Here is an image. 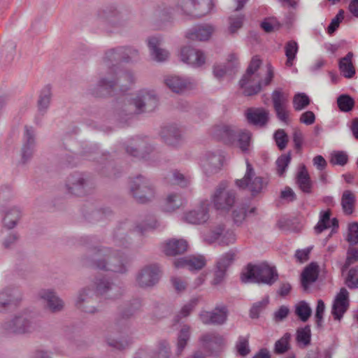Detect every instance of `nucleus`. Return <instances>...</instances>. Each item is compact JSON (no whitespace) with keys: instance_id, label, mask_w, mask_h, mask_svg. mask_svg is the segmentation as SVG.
<instances>
[{"instance_id":"53","label":"nucleus","mask_w":358,"mask_h":358,"mask_svg":"<svg viewBox=\"0 0 358 358\" xmlns=\"http://www.w3.org/2000/svg\"><path fill=\"white\" fill-rule=\"evenodd\" d=\"M235 349L241 357L248 355L251 351L249 345V336H239L236 343Z\"/></svg>"},{"instance_id":"13","label":"nucleus","mask_w":358,"mask_h":358,"mask_svg":"<svg viewBox=\"0 0 358 358\" xmlns=\"http://www.w3.org/2000/svg\"><path fill=\"white\" fill-rule=\"evenodd\" d=\"M212 0H180V7L184 14L192 17H201L211 9Z\"/></svg>"},{"instance_id":"7","label":"nucleus","mask_w":358,"mask_h":358,"mask_svg":"<svg viewBox=\"0 0 358 358\" xmlns=\"http://www.w3.org/2000/svg\"><path fill=\"white\" fill-rule=\"evenodd\" d=\"M227 187V182L222 181L211 196V201L217 210L229 211L236 202V192Z\"/></svg>"},{"instance_id":"4","label":"nucleus","mask_w":358,"mask_h":358,"mask_svg":"<svg viewBox=\"0 0 358 358\" xmlns=\"http://www.w3.org/2000/svg\"><path fill=\"white\" fill-rule=\"evenodd\" d=\"M278 279V273L275 267L266 263L253 265L248 264L241 274L242 282H256L272 285Z\"/></svg>"},{"instance_id":"26","label":"nucleus","mask_w":358,"mask_h":358,"mask_svg":"<svg viewBox=\"0 0 358 358\" xmlns=\"http://www.w3.org/2000/svg\"><path fill=\"white\" fill-rule=\"evenodd\" d=\"M99 18L108 27V31L112 28H119L123 25L120 13L115 7H109L100 11Z\"/></svg>"},{"instance_id":"59","label":"nucleus","mask_w":358,"mask_h":358,"mask_svg":"<svg viewBox=\"0 0 358 358\" xmlns=\"http://www.w3.org/2000/svg\"><path fill=\"white\" fill-rule=\"evenodd\" d=\"M273 138L279 150H283L287 147L289 138L283 129H280L275 131Z\"/></svg>"},{"instance_id":"42","label":"nucleus","mask_w":358,"mask_h":358,"mask_svg":"<svg viewBox=\"0 0 358 358\" xmlns=\"http://www.w3.org/2000/svg\"><path fill=\"white\" fill-rule=\"evenodd\" d=\"M215 135L225 143H233L235 139V132L232 127L229 125L217 126Z\"/></svg>"},{"instance_id":"12","label":"nucleus","mask_w":358,"mask_h":358,"mask_svg":"<svg viewBox=\"0 0 358 358\" xmlns=\"http://www.w3.org/2000/svg\"><path fill=\"white\" fill-rule=\"evenodd\" d=\"M223 156L214 152H206L199 158V166L203 173L212 176L220 171L223 166Z\"/></svg>"},{"instance_id":"54","label":"nucleus","mask_w":358,"mask_h":358,"mask_svg":"<svg viewBox=\"0 0 358 358\" xmlns=\"http://www.w3.org/2000/svg\"><path fill=\"white\" fill-rule=\"evenodd\" d=\"M290 338L291 334L289 333H285L281 338L275 342L274 346V352L278 355L286 352L290 348Z\"/></svg>"},{"instance_id":"25","label":"nucleus","mask_w":358,"mask_h":358,"mask_svg":"<svg viewBox=\"0 0 358 358\" xmlns=\"http://www.w3.org/2000/svg\"><path fill=\"white\" fill-rule=\"evenodd\" d=\"M180 57L181 61L194 66H200L205 63L206 58L203 53L190 46L181 48Z\"/></svg>"},{"instance_id":"50","label":"nucleus","mask_w":358,"mask_h":358,"mask_svg":"<svg viewBox=\"0 0 358 358\" xmlns=\"http://www.w3.org/2000/svg\"><path fill=\"white\" fill-rule=\"evenodd\" d=\"M355 103L354 99L348 94H341L337 98L338 107L342 112L351 111L355 106Z\"/></svg>"},{"instance_id":"48","label":"nucleus","mask_w":358,"mask_h":358,"mask_svg":"<svg viewBox=\"0 0 358 358\" xmlns=\"http://www.w3.org/2000/svg\"><path fill=\"white\" fill-rule=\"evenodd\" d=\"M296 340L298 343L302 344L303 346H308L310 344L311 330L310 325L297 329Z\"/></svg>"},{"instance_id":"56","label":"nucleus","mask_w":358,"mask_h":358,"mask_svg":"<svg viewBox=\"0 0 358 358\" xmlns=\"http://www.w3.org/2000/svg\"><path fill=\"white\" fill-rule=\"evenodd\" d=\"M169 180L173 184L179 185L182 187H187L190 182V178L188 176H185L177 170H175L171 173Z\"/></svg>"},{"instance_id":"24","label":"nucleus","mask_w":358,"mask_h":358,"mask_svg":"<svg viewBox=\"0 0 358 358\" xmlns=\"http://www.w3.org/2000/svg\"><path fill=\"white\" fill-rule=\"evenodd\" d=\"M348 295L349 293L345 288L343 287L340 289L332 306L331 314L334 320H341L348 310L349 306Z\"/></svg>"},{"instance_id":"15","label":"nucleus","mask_w":358,"mask_h":358,"mask_svg":"<svg viewBox=\"0 0 358 358\" xmlns=\"http://www.w3.org/2000/svg\"><path fill=\"white\" fill-rule=\"evenodd\" d=\"M36 144V130L31 126L25 125L21 148L20 163L26 164L34 156Z\"/></svg>"},{"instance_id":"41","label":"nucleus","mask_w":358,"mask_h":358,"mask_svg":"<svg viewBox=\"0 0 358 358\" xmlns=\"http://www.w3.org/2000/svg\"><path fill=\"white\" fill-rule=\"evenodd\" d=\"M189 338L190 327L187 324H185L182 327L178 335L176 350L177 356H180L182 354Z\"/></svg>"},{"instance_id":"62","label":"nucleus","mask_w":358,"mask_h":358,"mask_svg":"<svg viewBox=\"0 0 358 358\" xmlns=\"http://www.w3.org/2000/svg\"><path fill=\"white\" fill-rule=\"evenodd\" d=\"M236 237L233 231L224 229V232L222 234L220 238L217 241L220 245L227 246L235 243Z\"/></svg>"},{"instance_id":"34","label":"nucleus","mask_w":358,"mask_h":358,"mask_svg":"<svg viewBox=\"0 0 358 358\" xmlns=\"http://www.w3.org/2000/svg\"><path fill=\"white\" fill-rule=\"evenodd\" d=\"M135 314L127 306L122 308L118 313L115 320V325L120 332H127L129 330L131 324L129 320L134 317Z\"/></svg>"},{"instance_id":"64","label":"nucleus","mask_w":358,"mask_h":358,"mask_svg":"<svg viewBox=\"0 0 358 358\" xmlns=\"http://www.w3.org/2000/svg\"><path fill=\"white\" fill-rule=\"evenodd\" d=\"M238 145L243 152L248 150L251 139V133L248 131H242L238 134Z\"/></svg>"},{"instance_id":"14","label":"nucleus","mask_w":358,"mask_h":358,"mask_svg":"<svg viewBox=\"0 0 358 358\" xmlns=\"http://www.w3.org/2000/svg\"><path fill=\"white\" fill-rule=\"evenodd\" d=\"M159 278V268L155 264L147 265L136 273V283L141 288H150L158 283Z\"/></svg>"},{"instance_id":"16","label":"nucleus","mask_w":358,"mask_h":358,"mask_svg":"<svg viewBox=\"0 0 358 358\" xmlns=\"http://www.w3.org/2000/svg\"><path fill=\"white\" fill-rule=\"evenodd\" d=\"M22 301L21 292L15 288L6 287L0 291V313L17 308Z\"/></svg>"},{"instance_id":"6","label":"nucleus","mask_w":358,"mask_h":358,"mask_svg":"<svg viewBox=\"0 0 358 358\" xmlns=\"http://www.w3.org/2000/svg\"><path fill=\"white\" fill-rule=\"evenodd\" d=\"M117 68L113 64V66L109 68L107 75L100 78L97 87L109 92L116 85H119L122 90H126L135 83V77L132 72L127 70H120L117 72Z\"/></svg>"},{"instance_id":"38","label":"nucleus","mask_w":358,"mask_h":358,"mask_svg":"<svg viewBox=\"0 0 358 358\" xmlns=\"http://www.w3.org/2000/svg\"><path fill=\"white\" fill-rule=\"evenodd\" d=\"M199 340L203 346L209 350L220 346L224 343L223 337L215 332L206 333L200 337Z\"/></svg>"},{"instance_id":"52","label":"nucleus","mask_w":358,"mask_h":358,"mask_svg":"<svg viewBox=\"0 0 358 358\" xmlns=\"http://www.w3.org/2000/svg\"><path fill=\"white\" fill-rule=\"evenodd\" d=\"M295 314L302 322H305L311 316L312 310L306 301H302L296 305Z\"/></svg>"},{"instance_id":"58","label":"nucleus","mask_w":358,"mask_h":358,"mask_svg":"<svg viewBox=\"0 0 358 358\" xmlns=\"http://www.w3.org/2000/svg\"><path fill=\"white\" fill-rule=\"evenodd\" d=\"M345 282L350 289L358 288V266L351 268L349 270Z\"/></svg>"},{"instance_id":"21","label":"nucleus","mask_w":358,"mask_h":358,"mask_svg":"<svg viewBox=\"0 0 358 358\" xmlns=\"http://www.w3.org/2000/svg\"><path fill=\"white\" fill-rule=\"evenodd\" d=\"M271 99L273 104V108L277 117L282 122L287 123L289 120L288 98L287 96L280 89L274 90L271 94Z\"/></svg>"},{"instance_id":"63","label":"nucleus","mask_w":358,"mask_h":358,"mask_svg":"<svg viewBox=\"0 0 358 358\" xmlns=\"http://www.w3.org/2000/svg\"><path fill=\"white\" fill-rule=\"evenodd\" d=\"M171 355V347L166 341L159 343L156 351H153V358H169Z\"/></svg>"},{"instance_id":"2","label":"nucleus","mask_w":358,"mask_h":358,"mask_svg":"<svg viewBox=\"0 0 358 358\" xmlns=\"http://www.w3.org/2000/svg\"><path fill=\"white\" fill-rule=\"evenodd\" d=\"M41 327L28 311L23 310L3 322L1 329L5 335H28L38 331Z\"/></svg>"},{"instance_id":"1","label":"nucleus","mask_w":358,"mask_h":358,"mask_svg":"<svg viewBox=\"0 0 358 358\" xmlns=\"http://www.w3.org/2000/svg\"><path fill=\"white\" fill-rule=\"evenodd\" d=\"M83 263L99 270L125 273L128 270L129 259L120 250L102 247L94 248L92 253L83 259Z\"/></svg>"},{"instance_id":"30","label":"nucleus","mask_w":358,"mask_h":358,"mask_svg":"<svg viewBox=\"0 0 358 358\" xmlns=\"http://www.w3.org/2000/svg\"><path fill=\"white\" fill-rule=\"evenodd\" d=\"M187 248L188 244L185 240L172 238L165 243L163 252L166 256L173 257L185 253Z\"/></svg>"},{"instance_id":"44","label":"nucleus","mask_w":358,"mask_h":358,"mask_svg":"<svg viewBox=\"0 0 358 358\" xmlns=\"http://www.w3.org/2000/svg\"><path fill=\"white\" fill-rule=\"evenodd\" d=\"M299 50L298 43L295 41H289L285 45V52L287 57L285 65L291 67L293 62L296 58V53Z\"/></svg>"},{"instance_id":"49","label":"nucleus","mask_w":358,"mask_h":358,"mask_svg":"<svg viewBox=\"0 0 358 358\" xmlns=\"http://www.w3.org/2000/svg\"><path fill=\"white\" fill-rule=\"evenodd\" d=\"M121 59L125 62H132L139 59V52L138 49L133 47H120Z\"/></svg>"},{"instance_id":"11","label":"nucleus","mask_w":358,"mask_h":358,"mask_svg":"<svg viewBox=\"0 0 358 358\" xmlns=\"http://www.w3.org/2000/svg\"><path fill=\"white\" fill-rule=\"evenodd\" d=\"M247 170L243 179L236 180V185L241 189H248L253 196L260 193L266 187L267 182L262 177H255V171L252 166L246 161Z\"/></svg>"},{"instance_id":"5","label":"nucleus","mask_w":358,"mask_h":358,"mask_svg":"<svg viewBox=\"0 0 358 358\" xmlns=\"http://www.w3.org/2000/svg\"><path fill=\"white\" fill-rule=\"evenodd\" d=\"M262 61L257 55L254 56L247 68L245 73L239 81L240 87L245 96H252L258 94L262 90V80L258 70Z\"/></svg>"},{"instance_id":"61","label":"nucleus","mask_w":358,"mask_h":358,"mask_svg":"<svg viewBox=\"0 0 358 358\" xmlns=\"http://www.w3.org/2000/svg\"><path fill=\"white\" fill-rule=\"evenodd\" d=\"M348 162V155L344 151H335L331 155L330 163L333 165L344 166Z\"/></svg>"},{"instance_id":"9","label":"nucleus","mask_w":358,"mask_h":358,"mask_svg":"<svg viewBox=\"0 0 358 358\" xmlns=\"http://www.w3.org/2000/svg\"><path fill=\"white\" fill-rule=\"evenodd\" d=\"M125 152L136 159H145L152 151L153 148L146 138L134 136L123 144Z\"/></svg>"},{"instance_id":"17","label":"nucleus","mask_w":358,"mask_h":358,"mask_svg":"<svg viewBox=\"0 0 358 358\" xmlns=\"http://www.w3.org/2000/svg\"><path fill=\"white\" fill-rule=\"evenodd\" d=\"M38 298L42 302L45 308L51 313H59L64 309V301L57 295L53 289H41L38 292Z\"/></svg>"},{"instance_id":"32","label":"nucleus","mask_w":358,"mask_h":358,"mask_svg":"<svg viewBox=\"0 0 358 358\" xmlns=\"http://www.w3.org/2000/svg\"><path fill=\"white\" fill-rule=\"evenodd\" d=\"M162 40L156 36L150 37L148 39V47L152 59L161 62L167 59L169 56V52L160 47Z\"/></svg>"},{"instance_id":"39","label":"nucleus","mask_w":358,"mask_h":358,"mask_svg":"<svg viewBox=\"0 0 358 358\" xmlns=\"http://www.w3.org/2000/svg\"><path fill=\"white\" fill-rule=\"evenodd\" d=\"M51 99V87L49 85H47L41 90L38 100L37 101L38 110L42 115H44L49 108Z\"/></svg>"},{"instance_id":"33","label":"nucleus","mask_w":358,"mask_h":358,"mask_svg":"<svg viewBox=\"0 0 358 358\" xmlns=\"http://www.w3.org/2000/svg\"><path fill=\"white\" fill-rule=\"evenodd\" d=\"M161 136L166 144L172 147L178 146L182 140L181 131L173 125L163 127Z\"/></svg>"},{"instance_id":"20","label":"nucleus","mask_w":358,"mask_h":358,"mask_svg":"<svg viewBox=\"0 0 358 358\" xmlns=\"http://www.w3.org/2000/svg\"><path fill=\"white\" fill-rule=\"evenodd\" d=\"M199 317L204 324L222 325L227 320L228 310L225 306H217L212 311H201Z\"/></svg>"},{"instance_id":"19","label":"nucleus","mask_w":358,"mask_h":358,"mask_svg":"<svg viewBox=\"0 0 358 358\" xmlns=\"http://www.w3.org/2000/svg\"><path fill=\"white\" fill-rule=\"evenodd\" d=\"M94 292L95 290L90 287L80 289L76 300V306L85 313L91 314L98 313V308L94 306Z\"/></svg>"},{"instance_id":"35","label":"nucleus","mask_w":358,"mask_h":358,"mask_svg":"<svg viewBox=\"0 0 358 358\" xmlns=\"http://www.w3.org/2000/svg\"><path fill=\"white\" fill-rule=\"evenodd\" d=\"M166 85L175 93H182L191 88V83L176 76H169L164 79Z\"/></svg>"},{"instance_id":"37","label":"nucleus","mask_w":358,"mask_h":358,"mask_svg":"<svg viewBox=\"0 0 358 358\" xmlns=\"http://www.w3.org/2000/svg\"><path fill=\"white\" fill-rule=\"evenodd\" d=\"M353 55L352 52H349L339 60V69L346 78H352L355 74V68L352 62Z\"/></svg>"},{"instance_id":"29","label":"nucleus","mask_w":358,"mask_h":358,"mask_svg":"<svg viewBox=\"0 0 358 358\" xmlns=\"http://www.w3.org/2000/svg\"><path fill=\"white\" fill-rule=\"evenodd\" d=\"M214 31L215 27L211 24H199L189 30L187 37L191 40L206 41L210 38Z\"/></svg>"},{"instance_id":"22","label":"nucleus","mask_w":358,"mask_h":358,"mask_svg":"<svg viewBox=\"0 0 358 358\" xmlns=\"http://www.w3.org/2000/svg\"><path fill=\"white\" fill-rule=\"evenodd\" d=\"M209 203L207 201L201 202L199 207L184 214V220L192 224H203L209 219Z\"/></svg>"},{"instance_id":"23","label":"nucleus","mask_w":358,"mask_h":358,"mask_svg":"<svg viewBox=\"0 0 358 358\" xmlns=\"http://www.w3.org/2000/svg\"><path fill=\"white\" fill-rule=\"evenodd\" d=\"M236 252L230 250L223 255L217 261L212 284L218 285L224 280L228 267L233 262Z\"/></svg>"},{"instance_id":"55","label":"nucleus","mask_w":358,"mask_h":358,"mask_svg":"<svg viewBox=\"0 0 358 358\" xmlns=\"http://www.w3.org/2000/svg\"><path fill=\"white\" fill-rule=\"evenodd\" d=\"M198 300L196 299H193L185 304L178 315L174 318V322L176 323H178L180 320L183 317H187L189 315L191 312L194 309L197 304Z\"/></svg>"},{"instance_id":"60","label":"nucleus","mask_w":358,"mask_h":358,"mask_svg":"<svg viewBox=\"0 0 358 358\" xmlns=\"http://www.w3.org/2000/svg\"><path fill=\"white\" fill-rule=\"evenodd\" d=\"M291 161L290 152L287 155H282L276 160L277 173L280 176H282L285 173L287 167Z\"/></svg>"},{"instance_id":"45","label":"nucleus","mask_w":358,"mask_h":358,"mask_svg":"<svg viewBox=\"0 0 358 358\" xmlns=\"http://www.w3.org/2000/svg\"><path fill=\"white\" fill-rule=\"evenodd\" d=\"M20 215L21 213L19 209L16 208H10L3 217L4 226L9 229L14 228L20 220Z\"/></svg>"},{"instance_id":"27","label":"nucleus","mask_w":358,"mask_h":358,"mask_svg":"<svg viewBox=\"0 0 358 358\" xmlns=\"http://www.w3.org/2000/svg\"><path fill=\"white\" fill-rule=\"evenodd\" d=\"M176 268L187 267L190 271H199L206 265V259L202 255H192L176 259L173 261Z\"/></svg>"},{"instance_id":"18","label":"nucleus","mask_w":358,"mask_h":358,"mask_svg":"<svg viewBox=\"0 0 358 358\" xmlns=\"http://www.w3.org/2000/svg\"><path fill=\"white\" fill-rule=\"evenodd\" d=\"M89 186V180L82 173H73L70 174L66 180L65 187L68 193L81 196L86 193V189Z\"/></svg>"},{"instance_id":"43","label":"nucleus","mask_w":358,"mask_h":358,"mask_svg":"<svg viewBox=\"0 0 358 358\" xmlns=\"http://www.w3.org/2000/svg\"><path fill=\"white\" fill-rule=\"evenodd\" d=\"M355 203V196L350 190H345L341 198V206L343 212L347 215H351L353 213Z\"/></svg>"},{"instance_id":"36","label":"nucleus","mask_w":358,"mask_h":358,"mask_svg":"<svg viewBox=\"0 0 358 358\" xmlns=\"http://www.w3.org/2000/svg\"><path fill=\"white\" fill-rule=\"evenodd\" d=\"M319 274V266L315 262H311L303 271L301 273V285L306 291L309 285L317 280Z\"/></svg>"},{"instance_id":"51","label":"nucleus","mask_w":358,"mask_h":358,"mask_svg":"<svg viewBox=\"0 0 358 358\" xmlns=\"http://www.w3.org/2000/svg\"><path fill=\"white\" fill-rule=\"evenodd\" d=\"M225 226L220 224L212 229L209 232L203 236V240L208 243H213L218 241L223 232H224Z\"/></svg>"},{"instance_id":"46","label":"nucleus","mask_w":358,"mask_h":358,"mask_svg":"<svg viewBox=\"0 0 358 358\" xmlns=\"http://www.w3.org/2000/svg\"><path fill=\"white\" fill-rule=\"evenodd\" d=\"M133 340L131 337H122L120 339L107 338L106 343L108 346L118 350H124L131 346Z\"/></svg>"},{"instance_id":"3","label":"nucleus","mask_w":358,"mask_h":358,"mask_svg":"<svg viewBox=\"0 0 358 358\" xmlns=\"http://www.w3.org/2000/svg\"><path fill=\"white\" fill-rule=\"evenodd\" d=\"M158 105V97L152 90H141L135 97L124 103L122 112L127 115L153 111Z\"/></svg>"},{"instance_id":"31","label":"nucleus","mask_w":358,"mask_h":358,"mask_svg":"<svg viewBox=\"0 0 358 358\" xmlns=\"http://www.w3.org/2000/svg\"><path fill=\"white\" fill-rule=\"evenodd\" d=\"M268 115V111L263 108H251L246 111V117L248 122L259 127H264L267 124Z\"/></svg>"},{"instance_id":"47","label":"nucleus","mask_w":358,"mask_h":358,"mask_svg":"<svg viewBox=\"0 0 358 358\" xmlns=\"http://www.w3.org/2000/svg\"><path fill=\"white\" fill-rule=\"evenodd\" d=\"M182 204V196L177 193L169 194L165 200L164 209L171 212L180 208Z\"/></svg>"},{"instance_id":"28","label":"nucleus","mask_w":358,"mask_h":358,"mask_svg":"<svg viewBox=\"0 0 358 358\" xmlns=\"http://www.w3.org/2000/svg\"><path fill=\"white\" fill-rule=\"evenodd\" d=\"M129 222L120 223L113 231V238L114 243L119 247L127 248L130 244L128 233L131 229Z\"/></svg>"},{"instance_id":"40","label":"nucleus","mask_w":358,"mask_h":358,"mask_svg":"<svg viewBox=\"0 0 358 358\" xmlns=\"http://www.w3.org/2000/svg\"><path fill=\"white\" fill-rule=\"evenodd\" d=\"M296 183L303 192H311L312 182L305 165H303L301 167V169L297 174Z\"/></svg>"},{"instance_id":"8","label":"nucleus","mask_w":358,"mask_h":358,"mask_svg":"<svg viewBox=\"0 0 358 358\" xmlns=\"http://www.w3.org/2000/svg\"><path fill=\"white\" fill-rule=\"evenodd\" d=\"M131 192L136 201L141 203L150 201L155 194V187L150 180L141 175L131 182Z\"/></svg>"},{"instance_id":"57","label":"nucleus","mask_w":358,"mask_h":358,"mask_svg":"<svg viewBox=\"0 0 358 358\" xmlns=\"http://www.w3.org/2000/svg\"><path fill=\"white\" fill-rule=\"evenodd\" d=\"M310 100L305 93H298L293 99V106L295 110H301L310 104Z\"/></svg>"},{"instance_id":"10","label":"nucleus","mask_w":358,"mask_h":358,"mask_svg":"<svg viewBox=\"0 0 358 358\" xmlns=\"http://www.w3.org/2000/svg\"><path fill=\"white\" fill-rule=\"evenodd\" d=\"M94 285L95 293L107 299L115 300L124 293L122 287L108 278H98L94 280Z\"/></svg>"}]
</instances>
